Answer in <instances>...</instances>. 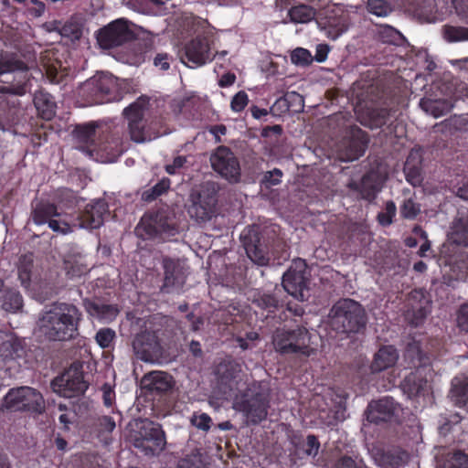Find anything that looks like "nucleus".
<instances>
[{
	"label": "nucleus",
	"mask_w": 468,
	"mask_h": 468,
	"mask_svg": "<svg viewBox=\"0 0 468 468\" xmlns=\"http://www.w3.org/2000/svg\"><path fill=\"white\" fill-rule=\"evenodd\" d=\"M229 387L235 410L242 412L254 424L266 419L269 402V388L266 383L239 378L231 379Z\"/></svg>",
	"instance_id": "f257e3e1"
},
{
	"label": "nucleus",
	"mask_w": 468,
	"mask_h": 468,
	"mask_svg": "<svg viewBox=\"0 0 468 468\" xmlns=\"http://www.w3.org/2000/svg\"><path fill=\"white\" fill-rule=\"evenodd\" d=\"M80 320L81 313L75 305L56 303L38 314L37 330L49 340L65 341L77 334Z\"/></svg>",
	"instance_id": "f03ea898"
},
{
	"label": "nucleus",
	"mask_w": 468,
	"mask_h": 468,
	"mask_svg": "<svg viewBox=\"0 0 468 468\" xmlns=\"http://www.w3.org/2000/svg\"><path fill=\"white\" fill-rule=\"evenodd\" d=\"M328 324L337 333L358 332L366 324L365 310L354 300H339L329 312Z\"/></svg>",
	"instance_id": "7ed1b4c3"
},
{
	"label": "nucleus",
	"mask_w": 468,
	"mask_h": 468,
	"mask_svg": "<svg viewBox=\"0 0 468 468\" xmlns=\"http://www.w3.org/2000/svg\"><path fill=\"white\" fill-rule=\"evenodd\" d=\"M128 438L145 455L158 454L165 446V433L160 425L148 420L130 422Z\"/></svg>",
	"instance_id": "20e7f679"
},
{
	"label": "nucleus",
	"mask_w": 468,
	"mask_h": 468,
	"mask_svg": "<svg viewBox=\"0 0 468 468\" xmlns=\"http://www.w3.org/2000/svg\"><path fill=\"white\" fill-rule=\"evenodd\" d=\"M314 335L303 327L296 330H277L273 335L275 349L282 354H301L309 356L315 352Z\"/></svg>",
	"instance_id": "39448f33"
},
{
	"label": "nucleus",
	"mask_w": 468,
	"mask_h": 468,
	"mask_svg": "<svg viewBox=\"0 0 468 468\" xmlns=\"http://www.w3.org/2000/svg\"><path fill=\"white\" fill-rule=\"evenodd\" d=\"M126 87V80H119L110 73H100L87 80L83 90L93 97L95 103H102L121 100Z\"/></svg>",
	"instance_id": "423d86ee"
},
{
	"label": "nucleus",
	"mask_w": 468,
	"mask_h": 468,
	"mask_svg": "<svg viewBox=\"0 0 468 468\" xmlns=\"http://www.w3.org/2000/svg\"><path fill=\"white\" fill-rule=\"evenodd\" d=\"M2 410L41 413L45 410L42 394L31 387L11 388L3 399Z\"/></svg>",
	"instance_id": "0eeeda50"
},
{
	"label": "nucleus",
	"mask_w": 468,
	"mask_h": 468,
	"mask_svg": "<svg viewBox=\"0 0 468 468\" xmlns=\"http://www.w3.org/2000/svg\"><path fill=\"white\" fill-rule=\"evenodd\" d=\"M191 205L188 213L197 221L209 220L215 213L216 186L212 182H207L192 191Z\"/></svg>",
	"instance_id": "6e6552de"
},
{
	"label": "nucleus",
	"mask_w": 468,
	"mask_h": 468,
	"mask_svg": "<svg viewBox=\"0 0 468 468\" xmlns=\"http://www.w3.org/2000/svg\"><path fill=\"white\" fill-rule=\"evenodd\" d=\"M53 391L61 397L73 398L81 395L88 388L83 379L80 364L71 365L64 373L51 382Z\"/></svg>",
	"instance_id": "1a4fd4ad"
},
{
	"label": "nucleus",
	"mask_w": 468,
	"mask_h": 468,
	"mask_svg": "<svg viewBox=\"0 0 468 468\" xmlns=\"http://www.w3.org/2000/svg\"><path fill=\"white\" fill-rule=\"evenodd\" d=\"M408 356L417 355L420 366L414 372L405 377L402 388L410 397L424 395L429 390V378L431 377V368L422 361L419 346H414L408 349Z\"/></svg>",
	"instance_id": "9d476101"
},
{
	"label": "nucleus",
	"mask_w": 468,
	"mask_h": 468,
	"mask_svg": "<svg viewBox=\"0 0 468 468\" xmlns=\"http://www.w3.org/2000/svg\"><path fill=\"white\" fill-rule=\"evenodd\" d=\"M132 23L125 18H119L100 29L97 34L99 45L105 49L115 48L130 40L133 36Z\"/></svg>",
	"instance_id": "9b49d317"
},
{
	"label": "nucleus",
	"mask_w": 468,
	"mask_h": 468,
	"mask_svg": "<svg viewBox=\"0 0 468 468\" xmlns=\"http://www.w3.org/2000/svg\"><path fill=\"white\" fill-rule=\"evenodd\" d=\"M282 286L293 298L304 301L307 297L306 264L302 259L292 261L290 269L283 274Z\"/></svg>",
	"instance_id": "f8f14e48"
},
{
	"label": "nucleus",
	"mask_w": 468,
	"mask_h": 468,
	"mask_svg": "<svg viewBox=\"0 0 468 468\" xmlns=\"http://www.w3.org/2000/svg\"><path fill=\"white\" fill-rule=\"evenodd\" d=\"M212 168L230 183L240 178V166L235 154L227 147L220 146L211 154Z\"/></svg>",
	"instance_id": "ddd939ff"
},
{
	"label": "nucleus",
	"mask_w": 468,
	"mask_h": 468,
	"mask_svg": "<svg viewBox=\"0 0 468 468\" xmlns=\"http://www.w3.org/2000/svg\"><path fill=\"white\" fill-rule=\"evenodd\" d=\"M124 114L128 120L131 139L135 143H144L152 138L144 132L143 121V102L136 101L124 109Z\"/></svg>",
	"instance_id": "4468645a"
},
{
	"label": "nucleus",
	"mask_w": 468,
	"mask_h": 468,
	"mask_svg": "<svg viewBox=\"0 0 468 468\" xmlns=\"http://www.w3.org/2000/svg\"><path fill=\"white\" fill-rule=\"evenodd\" d=\"M185 57L194 67L206 64L211 59L210 47L207 38L197 37L185 47Z\"/></svg>",
	"instance_id": "2eb2a0df"
},
{
	"label": "nucleus",
	"mask_w": 468,
	"mask_h": 468,
	"mask_svg": "<svg viewBox=\"0 0 468 468\" xmlns=\"http://www.w3.org/2000/svg\"><path fill=\"white\" fill-rule=\"evenodd\" d=\"M106 212L107 204L103 200H96L87 205L80 218V227L89 229L100 228L103 223Z\"/></svg>",
	"instance_id": "dca6fc26"
},
{
	"label": "nucleus",
	"mask_w": 468,
	"mask_h": 468,
	"mask_svg": "<svg viewBox=\"0 0 468 468\" xmlns=\"http://www.w3.org/2000/svg\"><path fill=\"white\" fill-rule=\"evenodd\" d=\"M135 231L139 236H144V232H145V235L148 237L160 235L163 238L174 236L177 232L174 221L163 220L162 218L154 221V225L147 219H142L136 227Z\"/></svg>",
	"instance_id": "f3484780"
},
{
	"label": "nucleus",
	"mask_w": 468,
	"mask_h": 468,
	"mask_svg": "<svg viewBox=\"0 0 468 468\" xmlns=\"http://www.w3.org/2000/svg\"><path fill=\"white\" fill-rule=\"evenodd\" d=\"M398 406L391 398H383L371 402L367 408V419L370 422L387 421L397 411Z\"/></svg>",
	"instance_id": "a211bd4d"
},
{
	"label": "nucleus",
	"mask_w": 468,
	"mask_h": 468,
	"mask_svg": "<svg viewBox=\"0 0 468 468\" xmlns=\"http://www.w3.org/2000/svg\"><path fill=\"white\" fill-rule=\"evenodd\" d=\"M241 239L248 257L259 265H266L269 258L264 250L258 244L257 232L249 229L247 232L241 234Z\"/></svg>",
	"instance_id": "6ab92c4d"
},
{
	"label": "nucleus",
	"mask_w": 468,
	"mask_h": 468,
	"mask_svg": "<svg viewBox=\"0 0 468 468\" xmlns=\"http://www.w3.org/2000/svg\"><path fill=\"white\" fill-rule=\"evenodd\" d=\"M373 457L375 463L381 468H399L409 461V454L399 449L388 452L377 450Z\"/></svg>",
	"instance_id": "aec40b11"
},
{
	"label": "nucleus",
	"mask_w": 468,
	"mask_h": 468,
	"mask_svg": "<svg viewBox=\"0 0 468 468\" xmlns=\"http://www.w3.org/2000/svg\"><path fill=\"white\" fill-rule=\"evenodd\" d=\"M18 278L21 284L33 292L40 288L33 272V255L26 254L21 256L18 263Z\"/></svg>",
	"instance_id": "412c9836"
},
{
	"label": "nucleus",
	"mask_w": 468,
	"mask_h": 468,
	"mask_svg": "<svg viewBox=\"0 0 468 468\" xmlns=\"http://www.w3.org/2000/svg\"><path fill=\"white\" fill-rule=\"evenodd\" d=\"M142 387L151 392H165L171 388L170 376L162 371H153L146 374L141 380Z\"/></svg>",
	"instance_id": "4be33fe9"
},
{
	"label": "nucleus",
	"mask_w": 468,
	"mask_h": 468,
	"mask_svg": "<svg viewBox=\"0 0 468 468\" xmlns=\"http://www.w3.org/2000/svg\"><path fill=\"white\" fill-rule=\"evenodd\" d=\"M399 358V354L393 346H383L374 356L371 364L373 372H380L394 366Z\"/></svg>",
	"instance_id": "5701e85b"
},
{
	"label": "nucleus",
	"mask_w": 468,
	"mask_h": 468,
	"mask_svg": "<svg viewBox=\"0 0 468 468\" xmlns=\"http://www.w3.org/2000/svg\"><path fill=\"white\" fill-rule=\"evenodd\" d=\"M22 346L10 333L0 331V356L5 359H15L20 356Z\"/></svg>",
	"instance_id": "b1692460"
},
{
	"label": "nucleus",
	"mask_w": 468,
	"mask_h": 468,
	"mask_svg": "<svg viewBox=\"0 0 468 468\" xmlns=\"http://www.w3.org/2000/svg\"><path fill=\"white\" fill-rule=\"evenodd\" d=\"M84 306L91 316L104 323L112 321L119 313L118 308L114 305L100 304L91 301H84Z\"/></svg>",
	"instance_id": "393cba45"
},
{
	"label": "nucleus",
	"mask_w": 468,
	"mask_h": 468,
	"mask_svg": "<svg viewBox=\"0 0 468 468\" xmlns=\"http://www.w3.org/2000/svg\"><path fill=\"white\" fill-rule=\"evenodd\" d=\"M165 287H180L184 283V276L178 261L172 259H165Z\"/></svg>",
	"instance_id": "a878e982"
},
{
	"label": "nucleus",
	"mask_w": 468,
	"mask_h": 468,
	"mask_svg": "<svg viewBox=\"0 0 468 468\" xmlns=\"http://www.w3.org/2000/svg\"><path fill=\"white\" fill-rule=\"evenodd\" d=\"M367 139L360 129L353 132V139L349 143L348 149L341 155L343 161H353L361 156L366 149Z\"/></svg>",
	"instance_id": "bb28decb"
},
{
	"label": "nucleus",
	"mask_w": 468,
	"mask_h": 468,
	"mask_svg": "<svg viewBox=\"0 0 468 468\" xmlns=\"http://www.w3.org/2000/svg\"><path fill=\"white\" fill-rule=\"evenodd\" d=\"M421 109L433 116L439 118L448 113L453 107L452 103L444 99L433 100V99H421L420 101Z\"/></svg>",
	"instance_id": "cd10ccee"
},
{
	"label": "nucleus",
	"mask_w": 468,
	"mask_h": 468,
	"mask_svg": "<svg viewBox=\"0 0 468 468\" xmlns=\"http://www.w3.org/2000/svg\"><path fill=\"white\" fill-rule=\"evenodd\" d=\"M67 273L71 277H79L89 271V265L80 253L69 254L64 260Z\"/></svg>",
	"instance_id": "c85d7f7f"
},
{
	"label": "nucleus",
	"mask_w": 468,
	"mask_h": 468,
	"mask_svg": "<svg viewBox=\"0 0 468 468\" xmlns=\"http://www.w3.org/2000/svg\"><path fill=\"white\" fill-rule=\"evenodd\" d=\"M450 397L457 405H463L468 400V378L455 377L452 381Z\"/></svg>",
	"instance_id": "c756f323"
},
{
	"label": "nucleus",
	"mask_w": 468,
	"mask_h": 468,
	"mask_svg": "<svg viewBox=\"0 0 468 468\" xmlns=\"http://www.w3.org/2000/svg\"><path fill=\"white\" fill-rule=\"evenodd\" d=\"M59 214L57 211V207L49 203H40L36 206L32 219L37 225H43L48 223L54 217H58Z\"/></svg>",
	"instance_id": "7c9ffc66"
},
{
	"label": "nucleus",
	"mask_w": 468,
	"mask_h": 468,
	"mask_svg": "<svg viewBox=\"0 0 468 468\" xmlns=\"http://www.w3.org/2000/svg\"><path fill=\"white\" fill-rule=\"evenodd\" d=\"M1 307L8 313H16L22 309L23 299L16 291H7L0 299Z\"/></svg>",
	"instance_id": "2f4dec72"
},
{
	"label": "nucleus",
	"mask_w": 468,
	"mask_h": 468,
	"mask_svg": "<svg viewBox=\"0 0 468 468\" xmlns=\"http://www.w3.org/2000/svg\"><path fill=\"white\" fill-rule=\"evenodd\" d=\"M116 423L110 416L99 417L94 424L97 436L106 444L109 443L108 435L114 431Z\"/></svg>",
	"instance_id": "473e14b6"
},
{
	"label": "nucleus",
	"mask_w": 468,
	"mask_h": 468,
	"mask_svg": "<svg viewBox=\"0 0 468 468\" xmlns=\"http://www.w3.org/2000/svg\"><path fill=\"white\" fill-rule=\"evenodd\" d=\"M291 20L294 23H308L315 16V10L309 5H300L289 10Z\"/></svg>",
	"instance_id": "72a5a7b5"
},
{
	"label": "nucleus",
	"mask_w": 468,
	"mask_h": 468,
	"mask_svg": "<svg viewBox=\"0 0 468 468\" xmlns=\"http://www.w3.org/2000/svg\"><path fill=\"white\" fill-rule=\"evenodd\" d=\"M451 239L454 243L468 245V221L466 219L460 218L453 222Z\"/></svg>",
	"instance_id": "f704fd0d"
},
{
	"label": "nucleus",
	"mask_w": 468,
	"mask_h": 468,
	"mask_svg": "<svg viewBox=\"0 0 468 468\" xmlns=\"http://www.w3.org/2000/svg\"><path fill=\"white\" fill-rule=\"evenodd\" d=\"M154 336L149 332L137 335L133 341V349L137 354L151 352L154 350Z\"/></svg>",
	"instance_id": "c9c22d12"
},
{
	"label": "nucleus",
	"mask_w": 468,
	"mask_h": 468,
	"mask_svg": "<svg viewBox=\"0 0 468 468\" xmlns=\"http://www.w3.org/2000/svg\"><path fill=\"white\" fill-rule=\"evenodd\" d=\"M59 35L69 41L79 40L82 36V27L79 22L69 20L62 25Z\"/></svg>",
	"instance_id": "e433bc0d"
},
{
	"label": "nucleus",
	"mask_w": 468,
	"mask_h": 468,
	"mask_svg": "<svg viewBox=\"0 0 468 468\" xmlns=\"http://www.w3.org/2000/svg\"><path fill=\"white\" fill-rule=\"evenodd\" d=\"M348 27L346 21L342 18H335L326 24V26L324 27L325 35L335 40L338 38L342 34H344L347 30Z\"/></svg>",
	"instance_id": "4c0bfd02"
},
{
	"label": "nucleus",
	"mask_w": 468,
	"mask_h": 468,
	"mask_svg": "<svg viewBox=\"0 0 468 468\" xmlns=\"http://www.w3.org/2000/svg\"><path fill=\"white\" fill-rule=\"evenodd\" d=\"M163 5L162 0H129L128 6L143 14H154V7Z\"/></svg>",
	"instance_id": "58836bf2"
},
{
	"label": "nucleus",
	"mask_w": 468,
	"mask_h": 468,
	"mask_svg": "<svg viewBox=\"0 0 468 468\" xmlns=\"http://www.w3.org/2000/svg\"><path fill=\"white\" fill-rule=\"evenodd\" d=\"M443 36L449 42L468 41V28L447 26L444 27Z\"/></svg>",
	"instance_id": "ea45409f"
},
{
	"label": "nucleus",
	"mask_w": 468,
	"mask_h": 468,
	"mask_svg": "<svg viewBox=\"0 0 468 468\" xmlns=\"http://www.w3.org/2000/svg\"><path fill=\"white\" fill-rule=\"evenodd\" d=\"M411 300H420L418 304L412 303L413 311L418 313V318H423L429 313V300L425 297L422 290H416L411 292Z\"/></svg>",
	"instance_id": "a19ab883"
},
{
	"label": "nucleus",
	"mask_w": 468,
	"mask_h": 468,
	"mask_svg": "<svg viewBox=\"0 0 468 468\" xmlns=\"http://www.w3.org/2000/svg\"><path fill=\"white\" fill-rule=\"evenodd\" d=\"M74 136L80 144H88L92 143L95 137V126L93 124L79 126L74 131Z\"/></svg>",
	"instance_id": "79ce46f5"
},
{
	"label": "nucleus",
	"mask_w": 468,
	"mask_h": 468,
	"mask_svg": "<svg viewBox=\"0 0 468 468\" xmlns=\"http://www.w3.org/2000/svg\"><path fill=\"white\" fill-rule=\"evenodd\" d=\"M283 101L287 103L288 110L291 112H299L303 110V98L295 91L287 92L284 95Z\"/></svg>",
	"instance_id": "37998d69"
},
{
	"label": "nucleus",
	"mask_w": 468,
	"mask_h": 468,
	"mask_svg": "<svg viewBox=\"0 0 468 468\" xmlns=\"http://www.w3.org/2000/svg\"><path fill=\"white\" fill-rule=\"evenodd\" d=\"M314 58L311 52L303 48H297L291 53V61L295 65L307 66L311 64Z\"/></svg>",
	"instance_id": "c03bdc74"
},
{
	"label": "nucleus",
	"mask_w": 468,
	"mask_h": 468,
	"mask_svg": "<svg viewBox=\"0 0 468 468\" xmlns=\"http://www.w3.org/2000/svg\"><path fill=\"white\" fill-rule=\"evenodd\" d=\"M368 11L378 16H387L390 12V6L384 0H367Z\"/></svg>",
	"instance_id": "a18cd8bd"
},
{
	"label": "nucleus",
	"mask_w": 468,
	"mask_h": 468,
	"mask_svg": "<svg viewBox=\"0 0 468 468\" xmlns=\"http://www.w3.org/2000/svg\"><path fill=\"white\" fill-rule=\"evenodd\" d=\"M440 468H468V455L460 452H456Z\"/></svg>",
	"instance_id": "49530a36"
},
{
	"label": "nucleus",
	"mask_w": 468,
	"mask_h": 468,
	"mask_svg": "<svg viewBox=\"0 0 468 468\" xmlns=\"http://www.w3.org/2000/svg\"><path fill=\"white\" fill-rule=\"evenodd\" d=\"M433 2V0H429L427 5L417 11V16L422 22L434 23L437 21L438 17L434 11Z\"/></svg>",
	"instance_id": "de8ad7c7"
},
{
	"label": "nucleus",
	"mask_w": 468,
	"mask_h": 468,
	"mask_svg": "<svg viewBox=\"0 0 468 468\" xmlns=\"http://www.w3.org/2000/svg\"><path fill=\"white\" fill-rule=\"evenodd\" d=\"M115 337V332L110 328H103L97 332L95 339L101 348H107L111 346Z\"/></svg>",
	"instance_id": "09e8293b"
},
{
	"label": "nucleus",
	"mask_w": 468,
	"mask_h": 468,
	"mask_svg": "<svg viewBox=\"0 0 468 468\" xmlns=\"http://www.w3.org/2000/svg\"><path fill=\"white\" fill-rule=\"evenodd\" d=\"M420 211V205L416 204L411 198L406 199L400 207L402 217L409 219L414 218Z\"/></svg>",
	"instance_id": "8fccbe9b"
},
{
	"label": "nucleus",
	"mask_w": 468,
	"mask_h": 468,
	"mask_svg": "<svg viewBox=\"0 0 468 468\" xmlns=\"http://www.w3.org/2000/svg\"><path fill=\"white\" fill-rule=\"evenodd\" d=\"M254 303L262 309H268L271 312L277 306V299L269 293H261L255 299Z\"/></svg>",
	"instance_id": "3c124183"
},
{
	"label": "nucleus",
	"mask_w": 468,
	"mask_h": 468,
	"mask_svg": "<svg viewBox=\"0 0 468 468\" xmlns=\"http://www.w3.org/2000/svg\"><path fill=\"white\" fill-rule=\"evenodd\" d=\"M169 186L170 181L168 179H163L151 189V193L149 191H145L143 194V197L145 200L154 199L155 197L165 192L169 188Z\"/></svg>",
	"instance_id": "603ef678"
},
{
	"label": "nucleus",
	"mask_w": 468,
	"mask_h": 468,
	"mask_svg": "<svg viewBox=\"0 0 468 468\" xmlns=\"http://www.w3.org/2000/svg\"><path fill=\"white\" fill-rule=\"evenodd\" d=\"M190 421L196 428L207 431L210 429L212 420L207 413H195Z\"/></svg>",
	"instance_id": "864d4df0"
},
{
	"label": "nucleus",
	"mask_w": 468,
	"mask_h": 468,
	"mask_svg": "<svg viewBox=\"0 0 468 468\" xmlns=\"http://www.w3.org/2000/svg\"><path fill=\"white\" fill-rule=\"evenodd\" d=\"M203 462L198 452H193L189 456L179 462L178 468H202Z\"/></svg>",
	"instance_id": "5fc2aeb1"
},
{
	"label": "nucleus",
	"mask_w": 468,
	"mask_h": 468,
	"mask_svg": "<svg viewBox=\"0 0 468 468\" xmlns=\"http://www.w3.org/2000/svg\"><path fill=\"white\" fill-rule=\"evenodd\" d=\"M396 206L392 201L386 203L385 212L378 214V220L380 224L386 226L392 222L393 217L396 215Z\"/></svg>",
	"instance_id": "6e6d98bb"
},
{
	"label": "nucleus",
	"mask_w": 468,
	"mask_h": 468,
	"mask_svg": "<svg viewBox=\"0 0 468 468\" xmlns=\"http://www.w3.org/2000/svg\"><path fill=\"white\" fill-rule=\"evenodd\" d=\"M248 95L244 91L238 92L231 101V109L234 112H241L248 104Z\"/></svg>",
	"instance_id": "4d7b16f0"
},
{
	"label": "nucleus",
	"mask_w": 468,
	"mask_h": 468,
	"mask_svg": "<svg viewBox=\"0 0 468 468\" xmlns=\"http://www.w3.org/2000/svg\"><path fill=\"white\" fill-rule=\"evenodd\" d=\"M456 320L458 327L468 332V304H464L459 309Z\"/></svg>",
	"instance_id": "13d9d810"
},
{
	"label": "nucleus",
	"mask_w": 468,
	"mask_h": 468,
	"mask_svg": "<svg viewBox=\"0 0 468 468\" xmlns=\"http://www.w3.org/2000/svg\"><path fill=\"white\" fill-rule=\"evenodd\" d=\"M320 443L315 436L309 435L307 437L304 452L309 456H316L318 454Z\"/></svg>",
	"instance_id": "bf43d9fd"
},
{
	"label": "nucleus",
	"mask_w": 468,
	"mask_h": 468,
	"mask_svg": "<svg viewBox=\"0 0 468 468\" xmlns=\"http://www.w3.org/2000/svg\"><path fill=\"white\" fill-rule=\"evenodd\" d=\"M19 69L17 62L9 59L7 57L0 55V75L12 72Z\"/></svg>",
	"instance_id": "052dcab7"
},
{
	"label": "nucleus",
	"mask_w": 468,
	"mask_h": 468,
	"mask_svg": "<svg viewBox=\"0 0 468 468\" xmlns=\"http://www.w3.org/2000/svg\"><path fill=\"white\" fill-rule=\"evenodd\" d=\"M48 227L55 232L67 234L71 231L70 226L63 220L52 218L48 221Z\"/></svg>",
	"instance_id": "680f3d73"
},
{
	"label": "nucleus",
	"mask_w": 468,
	"mask_h": 468,
	"mask_svg": "<svg viewBox=\"0 0 468 468\" xmlns=\"http://www.w3.org/2000/svg\"><path fill=\"white\" fill-rule=\"evenodd\" d=\"M282 173L279 169H273L272 171L267 172L264 176V183L268 185V186H276L281 182Z\"/></svg>",
	"instance_id": "e2e57ef3"
},
{
	"label": "nucleus",
	"mask_w": 468,
	"mask_h": 468,
	"mask_svg": "<svg viewBox=\"0 0 468 468\" xmlns=\"http://www.w3.org/2000/svg\"><path fill=\"white\" fill-rule=\"evenodd\" d=\"M102 398H103V403L106 407H111L114 400V392L111 386L104 385L102 387Z\"/></svg>",
	"instance_id": "0e129e2a"
},
{
	"label": "nucleus",
	"mask_w": 468,
	"mask_h": 468,
	"mask_svg": "<svg viewBox=\"0 0 468 468\" xmlns=\"http://www.w3.org/2000/svg\"><path fill=\"white\" fill-rule=\"evenodd\" d=\"M186 163V157L177 156L174 159L173 164L167 165L165 166V170L168 174L174 175L176 173V170L181 168Z\"/></svg>",
	"instance_id": "69168bd1"
},
{
	"label": "nucleus",
	"mask_w": 468,
	"mask_h": 468,
	"mask_svg": "<svg viewBox=\"0 0 468 468\" xmlns=\"http://www.w3.org/2000/svg\"><path fill=\"white\" fill-rule=\"evenodd\" d=\"M373 115H374L373 116L374 119H373L372 122L369 124V126L371 128H378L386 123V120H385L386 112L385 111L382 110L378 112H373Z\"/></svg>",
	"instance_id": "338daca9"
},
{
	"label": "nucleus",
	"mask_w": 468,
	"mask_h": 468,
	"mask_svg": "<svg viewBox=\"0 0 468 468\" xmlns=\"http://www.w3.org/2000/svg\"><path fill=\"white\" fill-rule=\"evenodd\" d=\"M329 48L327 45H318L316 48L315 60L318 62H324L328 55Z\"/></svg>",
	"instance_id": "774afa93"
}]
</instances>
